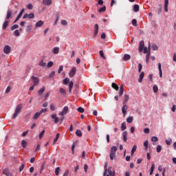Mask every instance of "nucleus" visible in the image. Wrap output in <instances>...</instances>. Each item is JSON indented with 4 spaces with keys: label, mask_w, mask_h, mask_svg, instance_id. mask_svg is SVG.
I'll return each instance as SVG.
<instances>
[{
    "label": "nucleus",
    "mask_w": 176,
    "mask_h": 176,
    "mask_svg": "<svg viewBox=\"0 0 176 176\" xmlns=\"http://www.w3.org/2000/svg\"><path fill=\"white\" fill-rule=\"evenodd\" d=\"M144 46H145V43H144V41H141L140 42L139 52H142L144 50Z\"/></svg>",
    "instance_id": "nucleus-11"
},
{
    "label": "nucleus",
    "mask_w": 176,
    "mask_h": 176,
    "mask_svg": "<svg viewBox=\"0 0 176 176\" xmlns=\"http://www.w3.org/2000/svg\"><path fill=\"white\" fill-rule=\"evenodd\" d=\"M166 145H171V143L173 142V140H171V138H169L168 140H166L165 141Z\"/></svg>",
    "instance_id": "nucleus-41"
},
{
    "label": "nucleus",
    "mask_w": 176,
    "mask_h": 176,
    "mask_svg": "<svg viewBox=\"0 0 176 176\" xmlns=\"http://www.w3.org/2000/svg\"><path fill=\"white\" fill-rule=\"evenodd\" d=\"M111 168H111V167H109V168H108V173H109V175H110V176H115L116 172H115V170H113V171L112 172Z\"/></svg>",
    "instance_id": "nucleus-20"
},
{
    "label": "nucleus",
    "mask_w": 176,
    "mask_h": 176,
    "mask_svg": "<svg viewBox=\"0 0 176 176\" xmlns=\"http://www.w3.org/2000/svg\"><path fill=\"white\" fill-rule=\"evenodd\" d=\"M164 10L168 12V0H164Z\"/></svg>",
    "instance_id": "nucleus-18"
},
{
    "label": "nucleus",
    "mask_w": 176,
    "mask_h": 176,
    "mask_svg": "<svg viewBox=\"0 0 176 176\" xmlns=\"http://www.w3.org/2000/svg\"><path fill=\"white\" fill-rule=\"evenodd\" d=\"M98 34V24H96L94 26V36H97Z\"/></svg>",
    "instance_id": "nucleus-12"
},
{
    "label": "nucleus",
    "mask_w": 176,
    "mask_h": 176,
    "mask_svg": "<svg viewBox=\"0 0 176 176\" xmlns=\"http://www.w3.org/2000/svg\"><path fill=\"white\" fill-rule=\"evenodd\" d=\"M77 111H78L80 113H83V112H85V109H83L82 107H78L77 109Z\"/></svg>",
    "instance_id": "nucleus-47"
},
{
    "label": "nucleus",
    "mask_w": 176,
    "mask_h": 176,
    "mask_svg": "<svg viewBox=\"0 0 176 176\" xmlns=\"http://www.w3.org/2000/svg\"><path fill=\"white\" fill-rule=\"evenodd\" d=\"M144 131L146 134H149V129L148 128H145Z\"/></svg>",
    "instance_id": "nucleus-63"
},
{
    "label": "nucleus",
    "mask_w": 176,
    "mask_h": 176,
    "mask_svg": "<svg viewBox=\"0 0 176 176\" xmlns=\"http://www.w3.org/2000/svg\"><path fill=\"white\" fill-rule=\"evenodd\" d=\"M123 141L124 142H126L127 141V131H124L122 133Z\"/></svg>",
    "instance_id": "nucleus-21"
},
{
    "label": "nucleus",
    "mask_w": 176,
    "mask_h": 176,
    "mask_svg": "<svg viewBox=\"0 0 176 176\" xmlns=\"http://www.w3.org/2000/svg\"><path fill=\"white\" fill-rule=\"evenodd\" d=\"M51 118L52 119H54V122L55 124L58 123L59 119H58V117H57V114H52Z\"/></svg>",
    "instance_id": "nucleus-10"
},
{
    "label": "nucleus",
    "mask_w": 176,
    "mask_h": 176,
    "mask_svg": "<svg viewBox=\"0 0 176 176\" xmlns=\"http://www.w3.org/2000/svg\"><path fill=\"white\" fill-rule=\"evenodd\" d=\"M144 75H145V73H144V72H142V73H140V78H139V79H138L139 83H141V82H142V79H144Z\"/></svg>",
    "instance_id": "nucleus-23"
},
{
    "label": "nucleus",
    "mask_w": 176,
    "mask_h": 176,
    "mask_svg": "<svg viewBox=\"0 0 176 176\" xmlns=\"http://www.w3.org/2000/svg\"><path fill=\"white\" fill-rule=\"evenodd\" d=\"M50 109H51V111H56V106H54V104H51Z\"/></svg>",
    "instance_id": "nucleus-55"
},
{
    "label": "nucleus",
    "mask_w": 176,
    "mask_h": 176,
    "mask_svg": "<svg viewBox=\"0 0 176 176\" xmlns=\"http://www.w3.org/2000/svg\"><path fill=\"white\" fill-rule=\"evenodd\" d=\"M41 113H40V111L36 113L33 116L34 120H37V119L39 118V116H41Z\"/></svg>",
    "instance_id": "nucleus-25"
},
{
    "label": "nucleus",
    "mask_w": 176,
    "mask_h": 176,
    "mask_svg": "<svg viewBox=\"0 0 176 176\" xmlns=\"http://www.w3.org/2000/svg\"><path fill=\"white\" fill-rule=\"evenodd\" d=\"M21 109H23V105L21 104L17 105L15 108L12 119H16L19 115L21 113Z\"/></svg>",
    "instance_id": "nucleus-1"
},
{
    "label": "nucleus",
    "mask_w": 176,
    "mask_h": 176,
    "mask_svg": "<svg viewBox=\"0 0 176 176\" xmlns=\"http://www.w3.org/2000/svg\"><path fill=\"white\" fill-rule=\"evenodd\" d=\"M158 69L160 72V77L162 78L163 77V72L162 71V64L158 63Z\"/></svg>",
    "instance_id": "nucleus-17"
},
{
    "label": "nucleus",
    "mask_w": 176,
    "mask_h": 176,
    "mask_svg": "<svg viewBox=\"0 0 176 176\" xmlns=\"http://www.w3.org/2000/svg\"><path fill=\"white\" fill-rule=\"evenodd\" d=\"M43 135H45V130H43L41 133L39 134V138L40 140L43 138Z\"/></svg>",
    "instance_id": "nucleus-49"
},
{
    "label": "nucleus",
    "mask_w": 176,
    "mask_h": 176,
    "mask_svg": "<svg viewBox=\"0 0 176 176\" xmlns=\"http://www.w3.org/2000/svg\"><path fill=\"white\" fill-rule=\"evenodd\" d=\"M68 113V107L65 106L63 111L59 113L60 116H64V115H67Z\"/></svg>",
    "instance_id": "nucleus-6"
},
{
    "label": "nucleus",
    "mask_w": 176,
    "mask_h": 176,
    "mask_svg": "<svg viewBox=\"0 0 176 176\" xmlns=\"http://www.w3.org/2000/svg\"><path fill=\"white\" fill-rule=\"evenodd\" d=\"M58 138H60V133H57L56 138L54 140L53 144H56V141H58Z\"/></svg>",
    "instance_id": "nucleus-37"
},
{
    "label": "nucleus",
    "mask_w": 176,
    "mask_h": 176,
    "mask_svg": "<svg viewBox=\"0 0 176 176\" xmlns=\"http://www.w3.org/2000/svg\"><path fill=\"white\" fill-rule=\"evenodd\" d=\"M68 83H69V78H65L63 80V85H68Z\"/></svg>",
    "instance_id": "nucleus-40"
},
{
    "label": "nucleus",
    "mask_w": 176,
    "mask_h": 176,
    "mask_svg": "<svg viewBox=\"0 0 176 176\" xmlns=\"http://www.w3.org/2000/svg\"><path fill=\"white\" fill-rule=\"evenodd\" d=\"M133 120H134V118L133 116H129L127 119H126V122L127 123H132Z\"/></svg>",
    "instance_id": "nucleus-31"
},
{
    "label": "nucleus",
    "mask_w": 176,
    "mask_h": 176,
    "mask_svg": "<svg viewBox=\"0 0 176 176\" xmlns=\"http://www.w3.org/2000/svg\"><path fill=\"white\" fill-rule=\"evenodd\" d=\"M40 67H46V63L43 62V60H41L39 63Z\"/></svg>",
    "instance_id": "nucleus-52"
},
{
    "label": "nucleus",
    "mask_w": 176,
    "mask_h": 176,
    "mask_svg": "<svg viewBox=\"0 0 176 176\" xmlns=\"http://www.w3.org/2000/svg\"><path fill=\"white\" fill-rule=\"evenodd\" d=\"M154 170H155V164H152L150 169V175H152V174H153Z\"/></svg>",
    "instance_id": "nucleus-32"
},
{
    "label": "nucleus",
    "mask_w": 176,
    "mask_h": 176,
    "mask_svg": "<svg viewBox=\"0 0 176 176\" xmlns=\"http://www.w3.org/2000/svg\"><path fill=\"white\" fill-rule=\"evenodd\" d=\"M34 17H35V15L34 14V13H30V14H24L23 19H34Z\"/></svg>",
    "instance_id": "nucleus-7"
},
{
    "label": "nucleus",
    "mask_w": 176,
    "mask_h": 176,
    "mask_svg": "<svg viewBox=\"0 0 176 176\" xmlns=\"http://www.w3.org/2000/svg\"><path fill=\"white\" fill-rule=\"evenodd\" d=\"M9 23H10V21H5L3 23V30H6L8 28V26L9 25Z\"/></svg>",
    "instance_id": "nucleus-16"
},
{
    "label": "nucleus",
    "mask_w": 176,
    "mask_h": 176,
    "mask_svg": "<svg viewBox=\"0 0 176 176\" xmlns=\"http://www.w3.org/2000/svg\"><path fill=\"white\" fill-rule=\"evenodd\" d=\"M126 122H122L121 124V129L122 131H124V130H126Z\"/></svg>",
    "instance_id": "nucleus-36"
},
{
    "label": "nucleus",
    "mask_w": 176,
    "mask_h": 176,
    "mask_svg": "<svg viewBox=\"0 0 176 176\" xmlns=\"http://www.w3.org/2000/svg\"><path fill=\"white\" fill-rule=\"evenodd\" d=\"M153 90L154 93H157V91H159V88L157 87V85H154L153 87Z\"/></svg>",
    "instance_id": "nucleus-38"
},
{
    "label": "nucleus",
    "mask_w": 176,
    "mask_h": 176,
    "mask_svg": "<svg viewBox=\"0 0 176 176\" xmlns=\"http://www.w3.org/2000/svg\"><path fill=\"white\" fill-rule=\"evenodd\" d=\"M151 141H153V142H157V141H159V139L157 138V137L153 136L151 138Z\"/></svg>",
    "instance_id": "nucleus-44"
},
{
    "label": "nucleus",
    "mask_w": 176,
    "mask_h": 176,
    "mask_svg": "<svg viewBox=\"0 0 176 176\" xmlns=\"http://www.w3.org/2000/svg\"><path fill=\"white\" fill-rule=\"evenodd\" d=\"M107 10V7L104 6L98 10L99 13H102Z\"/></svg>",
    "instance_id": "nucleus-35"
},
{
    "label": "nucleus",
    "mask_w": 176,
    "mask_h": 176,
    "mask_svg": "<svg viewBox=\"0 0 176 176\" xmlns=\"http://www.w3.org/2000/svg\"><path fill=\"white\" fill-rule=\"evenodd\" d=\"M76 135H77V137H82V131H80V129H78L76 131Z\"/></svg>",
    "instance_id": "nucleus-30"
},
{
    "label": "nucleus",
    "mask_w": 176,
    "mask_h": 176,
    "mask_svg": "<svg viewBox=\"0 0 176 176\" xmlns=\"http://www.w3.org/2000/svg\"><path fill=\"white\" fill-rule=\"evenodd\" d=\"M132 25H133V27H137V20L136 19H133L132 20Z\"/></svg>",
    "instance_id": "nucleus-51"
},
{
    "label": "nucleus",
    "mask_w": 176,
    "mask_h": 176,
    "mask_svg": "<svg viewBox=\"0 0 176 176\" xmlns=\"http://www.w3.org/2000/svg\"><path fill=\"white\" fill-rule=\"evenodd\" d=\"M58 52H60V48H58V47H55L53 49V53L54 54H58Z\"/></svg>",
    "instance_id": "nucleus-29"
},
{
    "label": "nucleus",
    "mask_w": 176,
    "mask_h": 176,
    "mask_svg": "<svg viewBox=\"0 0 176 176\" xmlns=\"http://www.w3.org/2000/svg\"><path fill=\"white\" fill-rule=\"evenodd\" d=\"M28 9H29V10H31L32 9V8H34V6H32V4L29 3L27 6Z\"/></svg>",
    "instance_id": "nucleus-61"
},
{
    "label": "nucleus",
    "mask_w": 176,
    "mask_h": 176,
    "mask_svg": "<svg viewBox=\"0 0 176 176\" xmlns=\"http://www.w3.org/2000/svg\"><path fill=\"white\" fill-rule=\"evenodd\" d=\"M173 61H175V63H176V53H174V54H173Z\"/></svg>",
    "instance_id": "nucleus-64"
},
{
    "label": "nucleus",
    "mask_w": 176,
    "mask_h": 176,
    "mask_svg": "<svg viewBox=\"0 0 176 176\" xmlns=\"http://www.w3.org/2000/svg\"><path fill=\"white\" fill-rule=\"evenodd\" d=\"M131 58V56H130V54H125L124 55V57H123V61H129V60H130Z\"/></svg>",
    "instance_id": "nucleus-14"
},
{
    "label": "nucleus",
    "mask_w": 176,
    "mask_h": 176,
    "mask_svg": "<svg viewBox=\"0 0 176 176\" xmlns=\"http://www.w3.org/2000/svg\"><path fill=\"white\" fill-rule=\"evenodd\" d=\"M111 87L116 91L119 90V86H118L115 82L112 83Z\"/></svg>",
    "instance_id": "nucleus-33"
},
{
    "label": "nucleus",
    "mask_w": 176,
    "mask_h": 176,
    "mask_svg": "<svg viewBox=\"0 0 176 176\" xmlns=\"http://www.w3.org/2000/svg\"><path fill=\"white\" fill-rule=\"evenodd\" d=\"M75 74H76V67H73L69 73V78H74Z\"/></svg>",
    "instance_id": "nucleus-5"
},
{
    "label": "nucleus",
    "mask_w": 176,
    "mask_h": 176,
    "mask_svg": "<svg viewBox=\"0 0 176 176\" xmlns=\"http://www.w3.org/2000/svg\"><path fill=\"white\" fill-rule=\"evenodd\" d=\"M100 53V57H102V58H104V60H105L107 58H105V55L104 54V52H102V50H100L99 52Z\"/></svg>",
    "instance_id": "nucleus-39"
},
{
    "label": "nucleus",
    "mask_w": 176,
    "mask_h": 176,
    "mask_svg": "<svg viewBox=\"0 0 176 176\" xmlns=\"http://www.w3.org/2000/svg\"><path fill=\"white\" fill-rule=\"evenodd\" d=\"M52 67H53V62H52V61L48 62L47 67L48 68H52Z\"/></svg>",
    "instance_id": "nucleus-57"
},
{
    "label": "nucleus",
    "mask_w": 176,
    "mask_h": 176,
    "mask_svg": "<svg viewBox=\"0 0 176 176\" xmlns=\"http://www.w3.org/2000/svg\"><path fill=\"white\" fill-rule=\"evenodd\" d=\"M117 151H118V147H116V146H112L111 148L110 154H109L111 160H113V159H115Z\"/></svg>",
    "instance_id": "nucleus-2"
},
{
    "label": "nucleus",
    "mask_w": 176,
    "mask_h": 176,
    "mask_svg": "<svg viewBox=\"0 0 176 176\" xmlns=\"http://www.w3.org/2000/svg\"><path fill=\"white\" fill-rule=\"evenodd\" d=\"M9 19H12V11H10V10L7 11L6 20H9Z\"/></svg>",
    "instance_id": "nucleus-15"
},
{
    "label": "nucleus",
    "mask_w": 176,
    "mask_h": 176,
    "mask_svg": "<svg viewBox=\"0 0 176 176\" xmlns=\"http://www.w3.org/2000/svg\"><path fill=\"white\" fill-rule=\"evenodd\" d=\"M43 4L45 6H50L52 5V0H43Z\"/></svg>",
    "instance_id": "nucleus-13"
},
{
    "label": "nucleus",
    "mask_w": 176,
    "mask_h": 176,
    "mask_svg": "<svg viewBox=\"0 0 176 176\" xmlns=\"http://www.w3.org/2000/svg\"><path fill=\"white\" fill-rule=\"evenodd\" d=\"M148 140H146L144 142V149L145 151L148 150Z\"/></svg>",
    "instance_id": "nucleus-43"
},
{
    "label": "nucleus",
    "mask_w": 176,
    "mask_h": 176,
    "mask_svg": "<svg viewBox=\"0 0 176 176\" xmlns=\"http://www.w3.org/2000/svg\"><path fill=\"white\" fill-rule=\"evenodd\" d=\"M73 87H74V82L70 81L69 83V93H72Z\"/></svg>",
    "instance_id": "nucleus-22"
},
{
    "label": "nucleus",
    "mask_w": 176,
    "mask_h": 176,
    "mask_svg": "<svg viewBox=\"0 0 176 176\" xmlns=\"http://www.w3.org/2000/svg\"><path fill=\"white\" fill-rule=\"evenodd\" d=\"M55 174H56V175H58L60 174V167H57L55 169Z\"/></svg>",
    "instance_id": "nucleus-50"
},
{
    "label": "nucleus",
    "mask_w": 176,
    "mask_h": 176,
    "mask_svg": "<svg viewBox=\"0 0 176 176\" xmlns=\"http://www.w3.org/2000/svg\"><path fill=\"white\" fill-rule=\"evenodd\" d=\"M63 66H60L59 69L58 70V74H61V72H63Z\"/></svg>",
    "instance_id": "nucleus-60"
},
{
    "label": "nucleus",
    "mask_w": 176,
    "mask_h": 176,
    "mask_svg": "<svg viewBox=\"0 0 176 176\" xmlns=\"http://www.w3.org/2000/svg\"><path fill=\"white\" fill-rule=\"evenodd\" d=\"M60 93H61L62 94H66L67 91H65V89L60 88Z\"/></svg>",
    "instance_id": "nucleus-59"
},
{
    "label": "nucleus",
    "mask_w": 176,
    "mask_h": 176,
    "mask_svg": "<svg viewBox=\"0 0 176 176\" xmlns=\"http://www.w3.org/2000/svg\"><path fill=\"white\" fill-rule=\"evenodd\" d=\"M129 98H130V96H129V95H127V94H125V95H124V99L123 104H127V102H128Z\"/></svg>",
    "instance_id": "nucleus-24"
},
{
    "label": "nucleus",
    "mask_w": 176,
    "mask_h": 176,
    "mask_svg": "<svg viewBox=\"0 0 176 176\" xmlns=\"http://www.w3.org/2000/svg\"><path fill=\"white\" fill-rule=\"evenodd\" d=\"M142 69V65L141 63L138 64V72H141Z\"/></svg>",
    "instance_id": "nucleus-58"
},
{
    "label": "nucleus",
    "mask_w": 176,
    "mask_h": 176,
    "mask_svg": "<svg viewBox=\"0 0 176 176\" xmlns=\"http://www.w3.org/2000/svg\"><path fill=\"white\" fill-rule=\"evenodd\" d=\"M140 10V6L138 4H135L133 6V11L137 13Z\"/></svg>",
    "instance_id": "nucleus-26"
},
{
    "label": "nucleus",
    "mask_w": 176,
    "mask_h": 176,
    "mask_svg": "<svg viewBox=\"0 0 176 176\" xmlns=\"http://www.w3.org/2000/svg\"><path fill=\"white\" fill-rule=\"evenodd\" d=\"M124 91V89L123 88V85L120 86V92H119V96L122 97L123 96V93Z\"/></svg>",
    "instance_id": "nucleus-19"
},
{
    "label": "nucleus",
    "mask_w": 176,
    "mask_h": 176,
    "mask_svg": "<svg viewBox=\"0 0 176 176\" xmlns=\"http://www.w3.org/2000/svg\"><path fill=\"white\" fill-rule=\"evenodd\" d=\"M31 79L33 82L34 86H38V85H39V78L38 77L33 76L31 77Z\"/></svg>",
    "instance_id": "nucleus-3"
},
{
    "label": "nucleus",
    "mask_w": 176,
    "mask_h": 176,
    "mask_svg": "<svg viewBox=\"0 0 176 176\" xmlns=\"http://www.w3.org/2000/svg\"><path fill=\"white\" fill-rule=\"evenodd\" d=\"M10 46L9 45H6L3 48V52L5 53V54H9V53H10Z\"/></svg>",
    "instance_id": "nucleus-9"
},
{
    "label": "nucleus",
    "mask_w": 176,
    "mask_h": 176,
    "mask_svg": "<svg viewBox=\"0 0 176 176\" xmlns=\"http://www.w3.org/2000/svg\"><path fill=\"white\" fill-rule=\"evenodd\" d=\"M21 145L23 148H25L27 146V142H25V140H22Z\"/></svg>",
    "instance_id": "nucleus-46"
},
{
    "label": "nucleus",
    "mask_w": 176,
    "mask_h": 176,
    "mask_svg": "<svg viewBox=\"0 0 176 176\" xmlns=\"http://www.w3.org/2000/svg\"><path fill=\"white\" fill-rule=\"evenodd\" d=\"M44 24L43 21H38L36 23V28H38L39 27H42V25Z\"/></svg>",
    "instance_id": "nucleus-27"
},
{
    "label": "nucleus",
    "mask_w": 176,
    "mask_h": 176,
    "mask_svg": "<svg viewBox=\"0 0 176 176\" xmlns=\"http://www.w3.org/2000/svg\"><path fill=\"white\" fill-rule=\"evenodd\" d=\"M151 54L148 53L146 55V63H149V58H150Z\"/></svg>",
    "instance_id": "nucleus-45"
},
{
    "label": "nucleus",
    "mask_w": 176,
    "mask_h": 176,
    "mask_svg": "<svg viewBox=\"0 0 176 176\" xmlns=\"http://www.w3.org/2000/svg\"><path fill=\"white\" fill-rule=\"evenodd\" d=\"M127 109H129V107H127V104H124L123 107H122V112L124 118L127 114Z\"/></svg>",
    "instance_id": "nucleus-4"
},
{
    "label": "nucleus",
    "mask_w": 176,
    "mask_h": 176,
    "mask_svg": "<svg viewBox=\"0 0 176 176\" xmlns=\"http://www.w3.org/2000/svg\"><path fill=\"white\" fill-rule=\"evenodd\" d=\"M152 50H159V47H158L157 45H152Z\"/></svg>",
    "instance_id": "nucleus-56"
},
{
    "label": "nucleus",
    "mask_w": 176,
    "mask_h": 176,
    "mask_svg": "<svg viewBox=\"0 0 176 176\" xmlns=\"http://www.w3.org/2000/svg\"><path fill=\"white\" fill-rule=\"evenodd\" d=\"M157 153H160V152H162V146L157 145Z\"/></svg>",
    "instance_id": "nucleus-48"
},
{
    "label": "nucleus",
    "mask_w": 176,
    "mask_h": 176,
    "mask_svg": "<svg viewBox=\"0 0 176 176\" xmlns=\"http://www.w3.org/2000/svg\"><path fill=\"white\" fill-rule=\"evenodd\" d=\"M56 75V72L52 71L50 74H49V78H53Z\"/></svg>",
    "instance_id": "nucleus-53"
},
{
    "label": "nucleus",
    "mask_w": 176,
    "mask_h": 176,
    "mask_svg": "<svg viewBox=\"0 0 176 176\" xmlns=\"http://www.w3.org/2000/svg\"><path fill=\"white\" fill-rule=\"evenodd\" d=\"M136 151H137V145H134L131 149V156H133L134 152H135Z\"/></svg>",
    "instance_id": "nucleus-28"
},
{
    "label": "nucleus",
    "mask_w": 176,
    "mask_h": 176,
    "mask_svg": "<svg viewBox=\"0 0 176 176\" xmlns=\"http://www.w3.org/2000/svg\"><path fill=\"white\" fill-rule=\"evenodd\" d=\"M61 24H62L63 25H67V24H68V23H67V21H65V20H62Z\"/></svg>",
    "instance_id": "nucleus-62"
},
{
    "label": "nucleus",
    "mask_w": 176,
    "mask_h": 176,
    "mask_svg": "<svg viewBox=\"0 0 176 176\" xmlns=\"http://www.w3.org/2000/svg\"><path fill=\"white\" fill-rule=\"evenodd\" d=\"M44 92H45V87L39 89L38 91V94H39V96H42Z\"/></svg>",
    "instance_id": "nucleus-34"
},
{
    "label": "nucleus",
    "mask_w": 176,
    "mask_h": 176,
    "mask_svg": "<svg viewBox=\"0 0 176 176\" xmlns=\"http://www.w3.org/2000/svg\"><path fill=\"white\" fill-rule=\"evenodd\" d=\"M17 28H19V25L15 24L11 27V31H14V30H17Z\"/></svg>",
    "instance_id": "nucleus-42"
},
{
    "label": "nucleus",
    "mask_w": 176,
    "mask_h": 176,
    "mask_svg": "<svg viewBox=\"0 0 176 176\" xmlns=\"http://www.w3.org/2000/svg\"><path fill=\"white\" fill-rule=\"evenodd\" d=\"M24 10H25L24 9H22L21 10V12L16 16V19L14 20V23H17V21H19V20H20V19L21 18V16H23V13H24Z\"/></svg>",
    "instance_id": "nucleus-8"
},
{
    "label": "nucleus",
    "mask_w": 176,
    "mask_h": 176,
    "mask_svg": "<svg viewBox=\"0 0 176 176\" xmlns=\"http://www.w3.org/2000/svg\"><path fill=\"white\" fill-rule=\"evenodd\" d=\"M14 34L15 36H20V32H19V30H16L14 32Z\"/></svg>",
    "instance_id": "nucleus-54"
}]
</instances>
